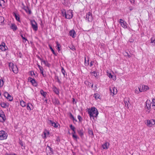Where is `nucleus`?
Masks as SVG:
<instances>
[{"mask_svg":"<svg viewBox=\"0 0 155 155\" xmlns=\"http://www.w3.org/2000/svg\"><path fill=\"white\" fill-rule=\"evenodd\" d=\"M146 103V106L145 108L146 109H147V110H146L147 113H149L151 110V104L152 108L155 110V99L153 98L152 99V102L150 100H147Z\"/></svg>","mask_w":155,"mask_h":155,"instance_id":"obj_1","label":"nucleus"},{"mask_svg":"<svg viewBox=\"0 0 155 155\" xmlns=\"http://www.w3.org/2000/svg\"><path fill=\"white\" fill-rule=\"evenodd\" d=\"M87 111L88 114H89L90 117H93L94 119V117H97L98 114V112L97 109L94 107H92L91 108H87Z\"/></svg>","mask_w":155,"mask_h":155,"instance_id":"obj_2","label":"nucleus"},{"mask_svg":"<svg viewBox=\"0 0 155 155\" xmlns=\"http://www.w3.org/2000/svg\"><path fill=\"white\" fill-rule=\"evenodd\" d=\"M62 13L63 16H65L66 18L70 19L73 16L72 11L71 10L66 12L65 10H63L62 11Z\"/></svg>","mask_w":155,"mask_h":155,"instance_id":"obj_3","label":"nucleus"},{"mask_svg":"<svg viewBox=\"0 0 155 155\" xmlns=\"http://www.w3.org/2000/svg\"><path fill=\"white\" fill-rule=\"evenodd\" d=\"M9 66L10 69L15 73L17 74L18 72V68L16 65H14L12 63H10L9 64Z\"/></svg>","mask_w":155,"mask_h":155,"instance_id":"obj_4","label":"nucleus"},{"mask_svg":"<svg viewBox=\"0 0 155 155\" xmlns=\"http://www.w3.org/2000/svg\"><path fill=\"white\" fill-rule=\"evenodd\" d=\"M8 137L7 134L5 131L2 130L0 131V140H3L7 139Z\"/></svg>","mask_w":155,"mask_h":155,"instance_id":"obj_5","label":"nucleus"},{"mask_svg":"<svg viewBox=\"0 0 155 155\" xmlns=\"http://www.w3.org/2000/svg\"><path fill=\"white\" fill-rule=\"evenodd\" d=\"M33 30L36 31L38 30V25L36 22L34 20H31L30 21Z\"/></svg>","mask_w":155,"mask_h":155,"instance_id":"obj_6","label":"nucleus"},{"mask_svg":"<svg viewBox=\"0 0 155 155\" xmlns=\"http://www.w3.org/2000/svg\"><path fill=\"white\" fill-rule=\"evenodd\" d=\"M47 122L49 125L55 128L58 127V126L59 125V124L58 123H55L53 121L50 120H48Z\"/></svg>","mask_w":155,"mask_h":155,"instance_id":"obj_7","label":"nucleus"},{"mask_svg":"<svg viewBox=\"0 0 155 155\" xmlns=\"http://www.w3.org/2000/svg\"><path fill=\"white\" fill-rule=\"evenodd\" d=\"M155 124V120L153 119L147 120V125L149 127H152Z\"/></svg>","mask_w":155,"mask_h":155,"instance_id":"obj_8","label":"nucleus"},{"mask_svg":"<svg viewBox=\"0 0 155 155\" xmlns=\"http://www.w3.org/2000/svg\"><path fill=\"white\" fill-rule=\"evenodd\" d=\"M4 96L9 101H11L13 100V97L7 92H5L4 93Z\"/></svg>","mask_w":155,"mask_h":155,"instance_id":"obj_9","label":"nucleus"},{"mask_svg":"<svg viewBox=\"0 0 155 155\" xmlns=\"http://www.w3.org/2000/svg\"><path fill=\"white\" fill-rule=\"evenodd\" d=\"M86 19L89 21H91L92 20V17L91 13L89 12L87 13L86 15Z\"/></svg>","mask_w":155,"mask_h":155,"instance_id":"obj_10","label":"nucleus"},{"mask_svg":"<svg viewBox=\"0 0 155 155\" xmlns=\"http://www.w3.org/2000/svg\"><path fill=\"white\" fill-rule=\"evenodd\" d=\"M8 49V48L5 45V43L2 42L1 45H0V49L2 51H5Z\"/></svg>","mask_w":155,"mask_h":155,"instance_id":"obj_11","label":"nucleus"},{"mask_svg":"<svg viewBox=\"0 0 155 155\" xmlns=\"http://www.w3.org/2000/svg\"><path fill=\"white\" fill-rule=\"evenodd\" d=\"M6 120L5 116L4 114V113L2 111L0 113V121L1 122H4Z\"/></svg>","mask_w":155,"mask_h":155,"instance_id":"obj_12","label":"nucleus"},{"mask_svg":"<svg viewBox=\"0 0 155 155\" xmlns=\"http://www.w3.org/2000/svg\"><path fill=\"white\" fill-rule=\"evenodd\" d=\"M119 23L121 26L124 28H127V27L126 25V23L124 21V20L121 19H120Z\"/></svg>","mask_w":155,"mask_h":155,"instance_id":"obj_13","label":"nucleus"},{"mask_svg":"<svg viewBox=\"0 0 155 155\" xmlns=\"http://www.w3.org/2000/svg\"><path fill=\"white\" fill-rule=\"evenodd\" d=\"M28 80L30 81V82L32 83V84L34 86L36 87L37 85V84L35 80L31 78H29Z\"/></svg>","mask_w":155,"mask_h":155,"instance_id":"obj_14","label":"nucleus"},{"mask_svg":"<svg viewBox=\"0 0 155 155\" xmlns=\"http://www.w3.org/2000/svg\"><path fill=\"white\" fill-rule=\"evenodd\" d=\"M69 34L73 38H75L76 36V32L73 29L70 31L69 32Z\"/></svg>","mask_w":155,"mask_h":155,"instance_id":"obj_15","label":"nucleus"},{"mask_svg":"<svg viewBox=\"0 0 155 155\" xmlns=\"http://www.w3.org/2000/svg\"><path fill=\"white\" fill-rule=\"evenodd\" d=\"M39 59L41 61V62H43L45 65L46 66L49 67L51 65L49 64L47 61L43 60L41 58L39 57H38Z\"/></svg>","mask_w":155,"mask_h":155,"instance_id":"obj_16","label":"nucleus"},{"mask_svg":"<svg viewBox=\"0 0 155 155\" xmlns=\"http://www.w3.org/2000/svg\"><path fill=\"white\" fill-rule=\"evenodd\" d=\"M110 92L113 93L114 94H116L117 93V90L115 87H111L110 89Z\"/></svg>","mask_w":155,"mask_h":155,"instance_id":"obj_17","label":"nucleus"},{"mask_svg":"<svg viewBox=\"0 0 155 155\" xmlns=\"http://www.w3.org/2000/svg\"><path fill=\"white\" fill-rule=\"evenodd\" d=\"M109 143L107 142L105 143L102 145V148L103 149H107L109 147Z\"/></svg>","mask_w":155,"mask_h":155,"instance_id":"obj_18","label":"nucleus"},{"mask_svg":"<svg viewBox=\"0 0 155 155\" xmlns=\"http://www.w3.org/2000/svg\"><path fill=\"white\" fill-rule=\"evenodd\" d=\"M26 108L28 110L30 111L33 110V107L31 103H28L27 105Z\"/></svg>","mask_w":155,"mask_h":155,"instance_id":"obj_19","label":"nucleus"},{"mask_svg":"<svg viewBox=\"0 0 155 155\" xmlns=\"http://www.w3.org/2000/svg\"><path fill=\"white\" fill-rule=\"evenodd\" d=\"M54 92L57 94L58 95L59 93V90L55 86H53L52 88Z\"/></svg>","mask_w":155,"mask_h":155,"instance_id":"obj_20","label":"nucleus"},{"mask_svg":"<svg viewBox=\"0 0 155 155\" xmlns=\"http://www.w3.org/2000/svg\"><path fill=\"white\" fill-rule=\"evenodd\" d=\"M10 27L14 31L16 30L17 29V27L16 25L14 24H11V25Z\"/></svg>","mask_w":155,"mask_h":155,"instance_id":"obj_21","label":"nucleus"},{"mask_svg":"<svg viewBox=\"0 0 155 155\" xmlns=\"http://www.w3.org/2000/svg\"><path fill=\"white\" fill-rule=\"evenodd\" d=\"M84 83L86 85L88 86L89 87L91 86V87H93V83H91L88 81H85Z\"/></svg>","mask_w":155,"mask_h":155,"instance_id":"obj_22","label":"nucleus"},{"mask_svg":"<svg viewBox=\"0 0 155 155\" xmlns=\"http://www.w3.org/2000/svg\"><path fill=\"white\" fill-rule=\"evenodd\" d=\"M40 93L45 98L46 97L47 93L46 92L44 91L43 90H41L40 91Z\"/></svg>","mask_w":155,"mask_h":155,"instance_id":"obj_23","label":"nucleus"},{"mask_svg":"<svg viewBox=\"0 0 155 155\" xmlns=\"http://www.w3.org/2000/svg\"><path fill=\"white\" fill-rule=\"evenodd\" d=\"M0 105L3 108H5L6 107H8V104L5 103V102H2L1 103Z\"/></svg>","mask_w":155,"mask_h":155,"instance_id":"obj_24","label":"nucleus"},{"mask_svg":"<svg viewBox=\"0 0 155 155\" xmlns=\"http://www.w3.org/2000/svg\"><path fill=\"white\" fill-rule=\"evenodd\" d=\"M141 86L142 88H143V89L144 90V91H146L147 90H148L149 89V88L148 86L142 85Z\"/></svg>","mask_w":155,"mask_h":155,"instance_id":"obj_25","label":"nucleus"},{"mask_svg":"<svg viewBox=\"0 0 155 155\" xmlns=\"http://www.w3.org/2000/svg\"><path fill=\"white\" fill-rule=\"evenodd\" d=\"M47 133L48 134H49V132L47 130H46L44 131L43 132L44 134H42V136L43 138H45L46 137V134Z\"/></svg>","mask_w":155,"mask_h":155,"instance_id":"obj_26","label":"nucleus"},{"mask_svg":"<svg viewBox=\"0 0 155 155\" xmlns=\"http://www.w3.org/2000/svg\"><path fill=\"white\" fill-rule=\"evenodd\" d=\"M124 102L125 106L126 107H127V108H129V104H130L129 101L128 100L126 101H124Z\"/></svg>","mask_w":155,"mask_h":155,"instance_id":"obj_27","label":"nucleus"},{"mask_svg":"<svg viewBox=\"0 0 155 155\" xmlns=\"http://www.w3.org/2000/svg\"><path fill=\"white\" fill-rule=\"evenodd\" d=\"M38 66L40 71L41 73L43 75H44L43 71V67H42L40 66L39 65H38Z\"/></svg>","mask_w":155,"mask_h":155,"instance_id":"obj_28","label":"nucleus"},{"mask_svg":"<svg viewBox=\"0 0 155 155\" xmlns=\"http://www.w3.org/2000/svg\"><path fill=\"white\" fill-rule=\"evenodd\" d=\"M20 105L22 107H25L26 105L25 102L23 100H21L20 101Z\"/></svg>","mask_w":155,"mask_h":155,"instance_id":"obj_29","label":"nucleus"},{"mask_svg":"<svg viewBox=\"0 0 155 155\" xmlns=\"http://www.w3.org/2000/svg\"><path fill=\"white\" fill-rule=\"evenodd\" d=\"M150 43H152L153 45L154 44V45H155V36H153L150 39Z\"/></svg>","mask_w":155,"mask_h":155,"instance_id":"obj_30","label":"nucleus"},{"mask_svg":"<svg viewBox=\"0 0 155 155\" xmlns=\"http://www.w3.org/2000/svg\"><path fill=\"white\" fill-rule=\"evenodd\" d=\"M5 4V2L4 0H0V6L1 7L3 8V6H4Z\"/></svg>","mask_w":155,"mask_h":155,"instance_id":"obj_31","label":"nucleus"},{"mask_svg":"<svg viewBox=\"0 0 155 155\" xmlns=\"http://www.w3.org/2000/svg\"><path fill=\"white\" fill-rule=\"evenodd\" d=\"M85 65L86 66H88L89 64V58H88V60L87 61H86V58H85Z\"/></svg>","mask_w":155,"mask_h":155,"instance_id":"obj_32","label":"nucleus"},{"mask_svg":"<svg viewBox=\"0 0 155 155\" xmlns=\"http://www.w3.org/2000/svg\"><path fill=\"white\" fill-rule=\"evenodd\" d=\"M14 15L15 16L16 20L18 21H20V17L18 15H17L16 13H14Z\"/></svg>","mask_w":155,"mask_h":155,"instance_id":"obj_33","label":"nucleus"},{"mask_svg":"<svg viewBox=\"0 0 155 155\" xmlns=\"http://www.w3.org/2000/svg\"><path fill=\"white\" fill-rule=\"evenodd\" d=\"M4 21V18L2 16H0V23L1 24H3Z\"/></svg>","mask_w":155,"mask_h":155,"instance_id":"obj_34","label":"nucleus"},{"mask_svg":"<svg viewBox=\"0 0 155 155\" xmlns=\"http://www.w3.org/2000/svg\"><path fill=\"white\" fill-rule=\"evenodd\" d=\"M49 47L50 49L51 50V51H52V53L54 54V55L55 56H56L57 55L56 54L55 52L54 51V50L52 48L51 46L50 45H49Z\"/></svg>","mask_w":155,"mask_h":155,"instance_id":"obj_35","label":"nucleus"},{"mask_svg":"<svg viewBox=\"0 0 155 155\" xmlns=\"http://www.w3.org/2000/svg\"><path fill=\"white\" fill-rule=\"evenodd\" d=\"M78 132L79 134L82 137L83 136L84 134L82 131L81 130H78Z\"/></svg>","mask_w":155,"mask_h":155,"instance_id":"obj_36","label":"nucleus"},{"mask_svg":"<svg viewBox=\"0 0 155 155\" xmlns=\"http://www.w3.org/2000/svg\"><path fill=\"white\" fill-rule=\"evenodd\" d=\"M56 47H57L58 50V51H59L60 50V48L61 47V45L60 44L58 43V42H56Z\"/></svg>","mask_w":155,"mask_h":155,"instance_id":"obj_37","label":"nucleus"},{"mask_svg":"<svg viewBox=\"0 0 155 155\" xmlns=\"http://www.w3.org/2000/svg\"><path fill=\"white\" fill-rule=\"evenodd\" d=\"M94 97L96 99H97L99 98V97L100 96L97 93H95L94 94Z\"/></svg>","mask_w":155,"mask_h":155,"instance_id":"obj_38","label":"nucleus"},{"mask_svg":"<svg viewBox=\"0 0 155 155\" xmlns=\"http://www.w3.org/2000/svg\"><path fill=\"white\" fill-rule=\"evenodd\" d=\"M54 103L56 104H60L59 101L57 99H55L54 100Z\"/></svg>","mask_w":155,"mask_h":155,"instance_id":"obj_39","label":"nucleus"},{"mask_svg":"<svg viewBox=\"0 0 155 155\" xmlns=\"http://www.w3.org/2000/svg\"><path fill=\"white\" fill-rule=\"evenodd\" d=\"M4 84V81L2 79L0 80V87H2Z\"/></svg>","mask_w":155,"mask_h":155,"instance_id":"obj_40","label":"nucleus"},{"mask_svg":"<svg viewBox=\"0 0 155 155\" xmlns=\"http://www.w3.org/2000/svg\"><path fill=\"white\" fill-rule=\"evenodd\" d=\"M55 79L57 80V81L59 84L61 83V81L60 80L58 77V76H55Z\"/></svg>","mask_w":155,"mask_h":155,"instance_id":"obj_41","label":"nucleus"},{"mask_svg":"<svg viewBox=\"0 0 155 155\" xmlns=\"http://www.w3.org/2000/svg\"><path fill=\"white\" fill-rule=\"evenodd\" d=\"M70 128L71 129L73 130L74 131L75 130V128L74 126H73L72 125H71L70 126Z\"/></svg>","mask_w":155,"mask_h":155,"instance_id":"obj_42","label":"nucleus"},{"mask_svg":"<svg viewBox=\"0 0 155 155\" xmlns=\"http://www.w3.org/2000/svg\"><path fill=\"white\" fill-rule=\"evenodd\" d=\"M61 72H62V74H63L64 76L65 75V70L63 68V67H62V68H61Z\"/></svg>","mask_w":155,"mask_h":155,"instance_id":"obj_43","label":"nucleus"},{"mask_svg":"<svg viewBox=\"0 0 155 155\" xmlns=\"http://www.w3.org/2000/svg\"><path fill=\"white\" fill-rule=\"evenodd\" d=\"M88 133L90 135L92 136L93 135V132L92 130H88Z\"/></svg>","mask_w":155,"mask_h":155,"instance_id":"obj_44","label":"nucleus"},{"mask_svg":"<svg viewBox=\"0 0 155 155\" xmlns=\"http://www.w3.org/2000/svg\"><path fill=\"white\" fill-rule=\"evenodd\" d=\"M140 92L144 91L143 88H142V86H140V87L138 88Z\"/></svg>","mask_w":155,"mask_h":155,"instance_id":"obj_45","label":"nucleus"},{"mask_svg":"<svg viewBox=\"0 0 155 155\" xmlns=\"http://www.w3.org/2000/svg\"><path fill=\"white\" fill-rule=\"evenodd\" d=\"M72 137L74 139L76 140H77V139L78 138V136L76 134H73L72 135Z\"/></svg>","mask_w":155,"mask_h":155,"instance_id":"obj_46","label":"nucleus"},{"mask_svg":"<svg viewBox=\"0 0 155 155\" xmlns=\"http://www.w3.org/2000/svg\"><path fill=\"white\" fill-rule=\"evenodd\" d=\"M21 36L22 38L25 41V42L27 41V39L25 38V37L23 36V35H21Z\"/></svg>","mask_w":155,"mask_h":155,"instance_id":"obj_47","label":"nucleus"},{"mask_svg":"<svg viewBox=\"0 0 155 155\" xmlns=\"http://www.w3.org/2000/svg\"><path fill=\"white\" fill-rule=\"evenodd\" d=\"M110 78H112L114 80H115L116 79V76H113L112 75L111 76Z\"/></svg>","mask_w":155,"mask_h":155,"instance_id":"obj_48","label":"nucleus"},{"mask_svg":"<svg viewBox=\"0 0 155 155\" xmlns=\"http://www.w3.org/2000/svg\"><path fill=\"white\" fill-rule=\"evenodd\" d=\"M110 78H112L114 80H115L116 79V76H113L112 75L111 76Z\"/></svg>","mask_w":155,"mask_h":155,"instance_id":"obj_49","label":"nucleus"},{"mask_svg":"<svg viewBox=\"0 0 155 155\" xmlns=\"http://www.w3.org/2000/svg\"><path fill=\"white\" fill-rule=\"evenodd\" d=\"M49 148V149L50 150L51 152L52 153H53V150L51 148L50 146H47Z\"/></svg>","mask_w":155,"mask_h":155,"instance_id":"obj_50","label":"nucleus"},{"mask_svg":"<svg viewBox=\"0 0 155 155\" xmlns=\"http://www.w3.org/2000/svg\"><path fill=\"white\" fill-rule=\"evenodd\" d=\"M78 119H79V121H80V122L81 121H82V117H81L80 115H78Z\"/></svg>","mask_w":155,"mask_h":155,"instance_id":"obj_51","label":"nucleus"},{"mask_svg":"<svg viewBox=\"0 0 155 155\" xmlns=\"http://www.w3.org/2000/svg\"><path fill=\"white\" fill-rule=\"evenodd\" d=\"M135 93L136 94H139L140 93L139 89H135Z\"/></svg>","mask_w":155,"mask_h":155,"instance_id":"obj_52","label":"nucleus"},{"mask_svg":"<svg viewBox=\"0 0 155 155\" xmlns=\"http://www.w3.org/2000/svg\"><path fill=\"white\" fill-rule=\"evenodd\" d=\"M30 73L31 76H32L35 75V73L33 71H31L30 72Z\"/></svg>","mask_w":155,"mask_h":155,"instance_id":"obj_53","label":"nucleus"},{"mask_svg":"<svg viewBox=\"0 0 155 155\" xmlns=\"http://www.w3.org/2000/svg\"><path fill=\"white\" fill-rule=\"evenodd\" d=\"M130 3L133 5L135 4V0H129Z\"/></svg>","mask_w":155,"mask_h":155,"instance_id":"obj_54","label":"nucleus"},{"mask_svg":"<svg viewBox=\"0 0 155 155\" xmlns=\"http://www.w3.org/2000/svg\"><path fill=\"white\" fill-rule=\"evenodd\" d=\"M19 143L21 146H23V143L20 140L19 141Z\"/></svg>","mask_w":155,"mask_h":155,"instance_id":"obj_55","label":"nucleus"},{"mask_svg":"<svg viewBox=\"0 0 155 155\" xmlns=\"http://www.w3.org/2000/svg\"><path fill=\"white\" fill-rule=\"evenodd\" d=\"M33 2V3H35V4H36L37 3V0H32Z\"/></svg>","mask_w":155,"mask_h":155,"instance_id":"obj_56","label":"nucleus"},{"mask_svg":"<svg viewBox=\"0 0 155 155\" xmlns=\"http://www.w3.org/2000/svg\"><path fill=\"white\" fill-rule=\"evenodd\" d=\"M125 53L127 54V56L128 57V58H130L131 57V56L129 55L127 52H126Z\"/></svg>","mask_w":155,"mask_h":155,"instance_id":"obj_57","label":"nucleus"},{"mask_svg":"<svg viewBox=\"0 0 155 155\" xmlns=\"http://www.w3.org/2000/svg\"><path fill=\"white\" fill-rule=\"evenodd\" d=\"M111 75L112 74L111 73H108V76L110 78V77Z\"/></svg>","mask_w":155,"mask_h":155,"instance_id":"obj_58","label":"nucleus"},{"mask_svg":"<svg viewBox=\"0 0 155 155\" xmlns=\"http://www.w3.org/2000/svg\"><path fill=\"white\" fill-rule=\"evenodd\" d=\"M70 116L72 118V119L74 117L71 113L70 114Z\"/></svg>","mask_w":155,"mask_h":155,"instance_id":"obj_59","label":"nucleus"},{"mask_svg":"<svg viewBox=\"0 0 155 155\" xmlns=\"http://www.w3.org/2000/svg\"><path fill=\"white\" fill-rule=\"evenodd\" d=\"M70 116L72 118V119L74 117L71 113L70 114Z\"/></svg>","mask_w":155,"mask_h":155,"instance_id":"obj_60","label":"nucleus"},{"mask_svg":"<svg viewBox=\"0 0 155 155\" xmlns=\"http://www.w3.org/2000/svg\"><path fill=\"white\" fill-rule=\"evenodd\" d=\"M73 131V132L72 133V135H73V134H74V135L75 134L76 132H75V130H74V131Z\"/></svg>","mask_w":155,"mask_h":155,"instance_id":"obj_61","label":"nucleus"},{"mask_svg":"<svg viewBox=\"0 0 155 155\" xmlns=\"http://www.w3.org/2000/svg\"><path fill=\"white\" fill-rule=\"evenodd\" d=\"M93 65L92 62L91 61L90 63V66L91 67Z\"/></svg>","mask_w":155,"mask_h":155,"instance_id":"obj_62","label":"nucleus"},{"mask_svg":"<svg viewBox=\"0 0 155 155\" xmlns=\"http://www.w3.org/2000/svg\"><path fill=\"white\" fill-rule=\"evenodd\" d=\"M72 120H74V121H75L76 122H77V120L74 118V117L72 119Z\"/></svg>","mask_w":155,"mask_h":155,"instance_id":"obj_63","label":"nucleus"},{"mask_svg":"<svg viewBox=\"0 0 155 155\" xmlns=\"http://www.w3.org/2000/svg\"><path fill=\"white\" fill-rule=\"evenodd\" d=\"M92 73L93 74H95L96 73V72H95V71H93V72H92Z\"/></svg>","mask_w":155,"mask_h":155,"instance_id":"obj_64","label":"nucleus"}]
</instances>
